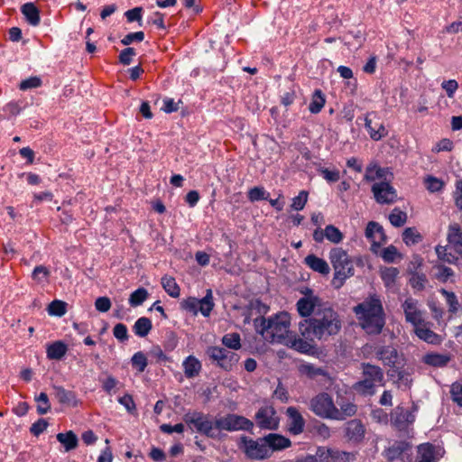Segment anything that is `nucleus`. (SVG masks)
Here are the masks:
<instances>
[{
	"instance_id": "nucleus-1",
	"label": "nucleus",
	"mask_w": 462,
	"mask_h": 462,
	"mask_svg": "<svg viewBox=\"0 0 462 462\" xmlns=\"http://www.w3.org/2000/svg\"><path fill=\"white\" fill-rule=\"evenodd\" d=\"M342 320L337 310L328 303L319 306L311 318L304 319L299 323L302 337L310 340L327 341L339 333Z\"/></svg>"
},
{
	"instance_id": "nucleus-2",
	"label": "nucleus",
	"mask_w": 462,
	"mask_h": 462,
	"mask_svg": "<svg viewBox=\"0 0 462 462\" xmlns=\"http://www.w3.org/2000/svg\"><path fill=\"white\" fill-rule=\"evenodd\" d=\"M361 328L369 335H378L385 325V313L380 297L370 295L353 309Z\"/></svg>"
},
{
	"instance_id": "nucleus-3",
	"label": "nucleus",
	"mask_w": 462,
	"mask_h": 462,
	"mask_svg": "<svg viewBox=\"0 0 462 462\" xmlns=\"http://www.w3.org/2000/svg\"><path fill=\"white\" fill-rule=\"evenodd\" d=\"M328 258L335 271L332 285L336 289L341 288L346 280L355 274V264L358 266L363 265V261L360 257L351 258L347 252L341 247L332 248L329 251Z\"/></svg>"
},
{
	"instance_id": "nucleus-4",
	"label": "nucleus",
	"mask_w": 462,
	"mask_h": 462,
	"mask_svg": "<svg viewBox=\"0 0 462 462\" xmlns=\"http://www.w3.org/2000/svg\"><path fill=\"white\" fill-rule=\"evenodd\" d=\"M446 245H438L435 252L439 261L458 266L462 260V227L457 223L449 224Z\"/></svg>"
},
{
	"instance_id": "nucleus-5",
	"label": "nucleus",
	"mask_w": 462,
	"mask_h": 462,
	"mask_svg": "<svg viewBox=\"0 0 462 462\" xmlns=\"http://www.w3.org/2000/svg\"><path fill=\"white\" fill-rule=\"evenodd\" d=\"M255 327L262 337L270 343L282 342L288 337L290 317L288 313L282 312L268 319L262 318L255 319Z\"/></svg>"
},
{
	"instance_id": "nucleus-6",
	"label": "nucleus",
	"mask_w": 462,
	"mask_h": 462,
	"mask_svg": "<svg viewBox=\"0 0 462 462\" xmlns=\"http://www.w3.org/2000/svg\"><path fill=\"white\" fill-rule=\"evenodd\" d=\"M412 444L405 439H394L388 442L382 456L385 462H413Z\"/></svg>"
},
{
	"instance_id": "nucleus-7",
	"label": "nucleus",
	"mask_w": 462,
	"mask_h": 462,
	"mask_svg": "<svg viewBox=\"0 0 462 462\" xmlns=\"http://www.w3.org/2000/svg\"><path fill=\"white\" fill-rule=\"evenodd\" d=\"M383 382V372L377 366L371 364H363V379L356 383V390L364 394L372 395L377 385Z\"/></svg>"
},
{
	"instance_id": "nucleus-8",
	"label": "nucleus",
	"mask_w": 462,
	"mask_h": 462,
	"mask_svg": "<svg viewBox=\"0 0 462 462\" xmlns=\"http://www.w3.org/2000/svg\"><path fill=\"white\" fill-rule=\"evenodd\" d=\"M310 410L323 419L334 420L337 414V407L328 393H320L310 400Z\"/></svg>"
},
{
	"instance_id": "nucleus-9",
	"label": "nucleus",
	"mask_w": 462,
	"mask_h": 462,
	"mask_svg": "<svg viewBox=\"0 0 462 462\" xmlns=\"http://www.w3.org/2000/svg\"><path fill=\"white\" fill-rule=\"evenodd\" d=\"M185 421L195 428V430L208 438L216 439L217 429L216 420L213 421L208 414L195 411L185 415Z\"/></svg>"
},
{
	"instance_id": "nucleus-10",
	"label": "nucleus",
	"mask_w": 462,
	"mask_h": 462,
	"mask_svg": "<svg viewBox=\"0 0 462 462\" xmlns=\"http://www.w3.org/2000/svg\"><path fill=\"white\" fill-rule=\"evenodd\" d=\"M216 428L219 430L252 432L254 422L242 415L228 413L216 420Z\"/></svg>"
},
{
	"instance_id": "nucleus-11",
	"label": "nucleus",
	"mask_w": 462,
	"mask_h": 462,
	"mask_svg": "<svg viewBox=\"0 0 462 462\" xmlns=\"http://www.w3.org/2000/svg\"><path fill=\"white\" fill-rule=\"evenodd\" d=\"M267 444L263 438L253 439L248 437H242L240 448L245 456L254 460H263L270 457Z\"/></svg>"
},
{
	"instance_id": "nucleus-12",
	"label": "nucleus",
	"mask_w": 462,
	"mask_h": 462,
	"mask_svg": "<svg viewBox=\"0 0 462 462\" xmlns=\"http://www.w3.org/2000/svg\"><path fill=\"white\" fill-rule=\"evenodd\" d=\"M206 353L210 360L226 371H231L239 360L237 354L225 347L208 346Z\"/></svg>"
},
{
	"instance_id": "nucleus-13",
	"label": "nucleus",
	"mask_w": 462,
	"mask_h": 462,
	"mask_svg": "<svg viewBox=\"0 0 462 462\" xmlns=\"http://www.w3.org/2000/svg\"><path fill=\"white\" fill-rule=\"evenodd\" d=\"M445 450L439 445L425 442L416 447L413 462H439L444 456Z\"/></svg>"
},
{
	"instance_id": "nucleus-14",
	"label": "nucleus",
	"mask_w": 462,
	"mask_h": 462,
	"mask_svg": "<svg viewBox=\"0 0 462 462\" xmlns=\"http://www.w3.org/2000/svg\"><path fill=\"white\" fill-rule=\"evenodd\" d=\"M256 425L262 430H275L279 427V418L272 405L261 407L254 416Z\"/></svg>"
},
{
	"instance_id": "nucleus-15",
	"label": "nucleus",
	"mask_w": 462,
	"mask_h": 462,
	"mask_svg": "<svg viewBox=\"0 0 462 462\" xmlns=\"http://www.w3.org/2000/svg\"><path fill=\"white\" fill-rule=\"evenodd\" d=\"M417 411L418 408L414 404L411 410H407L400 405L397 406L391 414L392 424L400 430H405L414 422Z\"/></svg>"
},
{
	"instance_id": "nucleus-16",
	"label": "nucleus",
	"mask_w": 462,
	"mask_h": 462,
	"mask_svg": "<svg viewBox=\"0 0 462 462\" xmlns=\"http://www.w3.org/2000/svg\"><path fill=\"white\" fill-rule=\"evenodd\" d=\"M365 426L360 420L354 419L345 424L344 437L352 445L361 444L365 439Z\"/></svg>"
},
{
	"instance_id": "nucleus-17",
	"label": "nucleus",
	"mask_w": 462,
	"mask_h": 462,
	"mask_svg": "<svg viewBox=\"0 0 462 462\" xmlns=\"http://www.w3.org/2000/svg\"><path fill=\"white\" fill-rule=\"evenodd\" d=\"M365 235L371 243V251L374 254H377L381 246L386 243L383 227L377 222H368Z\"/></svg>"
},
{
	"instance_id": "nucleus-18",
	"label": "nucleus",
	"mask_w": 462,
	"mask_h": 462,
	"mask_svg": "<svg viewBox=\"0 0 462 462\" xmlns=\"http://www.w3.org/2000/svg\"><path fill=\"white\" fill-rule=\"evenodd\" d=\"M372 192L379 204H392L397 198L396 189L386 181L375 182L372 186Z\"/></svg>"
},
{
	"instance_id": "nucleus-19",
	"label": "nucleus",
	"mask_w": 462,
	"mask_h": 462,
	"mask_svg": "<svg viewBox=\"0 0 462 462\" xmlns=\"http://www.w3.org/2000/svg\"><path fill=\"white\" fill-rule=\"evenodd\" d=\"M285 414L287 416V431L294 436L301 434L304 431L306 421L298 408L290 406L286 409Z\"/></svg>"
},
{
	"instance_id": "nucleus-20",
	"label": "nucleus",
	"mask_w": 462,
	"mask_h": 462,
	"mask_svg": "<svg viewBox=\"0 0 462 462\" xmlns=\"http://www.w3.org/2000/svg\"><path fill=\"white\" fill-rule=\"evenodd\" d=\"M402 309L403 310L405 320L411 323L413 327L420 324L423 319V312L420 310L418 300L408 297L402 303Z\"/></svg>"
},
{
	"instance_id": "nucleus-21",
	"label": "nucleus",
	"mask_w": 462,
	"mask_h": 462,
	"mask_svg": "<svg viewBox=\"0 0 462 462\" xmlns=\"http://www.w3.org/2000/svg\"><path fill=\"white\" fill-rule=\"evenodd\" d=\"M317 456L319 462H352L356 459L354 453L336 448L319 449Z\"/></svg>"
},
{
	"instance_id": "nucleus-22",
	"label": "nucleus",
	"mask_w": 462,
	"mask_h": 462,
	"mask_svg": "<svg viewBox=\"0 0 462 462\" xmlns=\"http://www.w3.org/2000/svg\"><path fill=\"white\" fill-rule=\"evenodd\" d=\"M324 304L325 303L321 302L319 297L310 294L300 298L297 301L296 307L298 313L301 317L309 319L311 318L312 315H314L319 306Z\"/></svg>"
},
{
	"instance_id": "nucleus-23",
	"label": "nucleus",
	"mask_w": 462,
	"mask_h": 462,
	"mask_svg": "<svg viewBox=\"0 0 462 462\" xmlns=\"http://www.w3.org/2000/svg\"><path fill=\"white\" fill-rule=\"evenodd\" d=\"M415 335L422 341L430 345H440L443 338L430 328V323L423 320L420 324L413 327Z\"/></svg>"
},
{
	"instance_id": "nucleus-24",
	"label": "nucleus",
	"mask_w": 462,
	"mask_h": 462,
	"mask_svg": "<svg viewBox=\"0 0 462 462\" xmlns=\"http://www.w3.org/2000/svg\"><path fill=\"white\" fill-rule=\"evenodd\" d=\"M263 440L267 444L270 457L273 452L283 450L291 446L290 439L277 433H269L263 437Z\"/></svg>"
},
{
	"instance_id": "nucleus-25",
	"label": "nucleus",
	"mask_w": 462,
	"mask_h": 462,
	"mask_svg": "<svg viewBox=\"0 0 462 462\" xmlns=\"http://www.w3.org/2000/svg\"><path fill=\"white\" fill-rule=\"evenodd\" d=\"M313 342L314 340L306 339L305 337L290 336L287 338L286 344L300 353L310 354L313 353L315 349Z\"/></svg>"
},
{
	"instance_id": "nucleus-26",
	"label": "nucleus",
	"mask_w": 462,
	"mask_h": 462,
	"mask_svg": "<svg viewBox=\"0 0 462 462\" xmlns=\"http://www.w3.org/2000/svg\"><path fill=\"white\" fill-rule=\"evenodd\" d=\"M376 358L381 360L384 365L394 366L398 361V352L393 346H383L377 348Z\"/></svg>"
},
{
	"instance_id": "nucleus-27",
	"label": "nucleus",
	"mask_w": 462,
	"mask_h": 462,
	"mask_svg": "<svg viewBox=\"0 0 462 462\" xmlns=\"http://www.w3.org/2000/svg\"><path fill=\"white\" fill-rule=\"evenodd\" d=\"M451 357L448 354L429 352L422 356V363L432 367L441 368L448 365Z\"/></svg>"
},
{
	"instance_id": "nucleus-28",
	"label": "nucleus",
	"mask_w": 462,
	"mask_h": 462,
	"mask_svg": "<svg viewBox=\"0 0 462 462\" xmlns=\"http://www.w3.org/2000/svg\"><path fill=\"white\" fill-rule=\"evenodd\" d=\"M182 367L185 376L188 379H191L199 374L202 364L196 356L190 355L183 360Z\"/></svg>"
},
{
	"instance_id": "nucleus-29",
	"label": "nucleus",
	"mask_w": 462,
	"mask_h": 462,
	"mask_svg": "<svg viewBox=\"0 0 462 462\" xmlns=\"http://www.w3.org/2000/svg\"><path fill=\"white\" fill-rule=\"evenodd\" d=\"M304 263L312 271L317 272L320 274L327 275L330 272L328 263L322 258L316 256L315 254H309L305 257Z\"/></svg>"
},
{
	"instance_id": "nucleus-30",
	"label": "nucleus",
	"mask_w": 462,
	"mask_h": 462,
	"mask_svg": "<svg viewBox=\"0 0 462 462\" xmlns=\"http://www.w3.org/2000/svg\"><path fill=\"white\" fill-rule=\"evenodd\" d=\"M337 415L335 416V420H344L347 417L354 416L357 411V406L347 400L342 399L341 401H337Z\"/></svg>"
},
{
	"instance_id": "nucleus-31",
	"label": "nucleus",
	"mask_w": 462,
	"mask_h": 462,
	"mask_svg": "<svg viewBox=\"0 0 462 462\" xmlns=\"http://www.w3.org/2000/svg\"><path fill=\"white\" fill-rule=\"evenodd\" d=\"M55 396L59 402L63 405L77 407L79 404L76 393L61 386L55 387Z\"/></svg>"
},
{
	"instance_id": "nucleus-32",
	"label": "nucleus",
	"mask_w": 462,
	"mask_h": 462,
	"mask_svg": "<svg viewBox=\"0 0 462 462\" xmlns=\"http://www.w3.org/2000/svg\"><path fill=\"white\" fill-rule=\"evenodd\" d=\"M67 351V345L63 341L58 340L47 346L46 355L50 360H60Z\"/></svg>"
},
{
	"instance_id": "nucleus-33",
	"label": "nucleus",
	"mask_w": 462,
	"mask_h": 462,
	"mask_svg": "<svg viewBox=\"0 0 462 462\" xmlns=\"http://www.w3.org/2000/svg\"><path fill=\"white\" fill-rule=\"evenodd\" d=\"M21 12L31 25L37 26L40 24V11L33 3H26L23 5Z\"/></svg>"
},
{
	"instance_id": "nucleus-34",
	"label": "nucleus",
	"mask_w": 462,
	"mask_h": 462,
	"mask_svg": "<svg viewBox=\"0 0 462 462\" xmlns=\"http://www.w3.org/2000/svg\"><path fill=\"white\" fill-rule=\"evenodd\" d=\"M57 440L63 445L65 451H70L78 447L79 439L77 435L72 431L69 430L65 433H58Z\"/></svg>"
},
{
	"instance_id": "nucleus-35",
	"label": "nucleus",
	"mask_w": 462,
	"mask_h": 462,
	"mask_svg": "<svg viewBox=\"0 0 462 462\" xmlns=\"http://www.w3.org/2000/svg\"><path fill=\"white\" fill-rule=\"evenodd\" d=\"M152 328V321L150 319H148L146 317L139 318L135 321V323L133 327V330H134V334L140 337H146L150 333Z\"/></svg>"
},
{
	"instance_id": "nucleus-36",
	"label": "nucleus",
	"mask_w": 462,
	"mask_h": 462,
	"mask_svg": "<svg viewBox=\"0 0 462 462\" xmlns=\"http://www.w3.org/2000/svg\"><path fill=\"white\" fill-rule=\"evenodd\" d=\"M162 286L164 291L172 298H178L180 294V289L175 279L169 275L162 277Z\"/></svg>"
},
{
	"instance_id": "nucleus-37",
	"label": "nucleus",
	"mask_w": 462,
	"mask_h": 462,
	"mask_svg": "<svg viewBox=\"0 0 462 462\" xmlns=\"http://www.w3.org/2000/svg\"><path fill=\"white\" fill-rule=\"evenodd\" d=\"M325 103L326 99L323 92L320 89H316L310 103L309 110L312 114H318L322 110Z\"/></svg>"
},
{
	"instance_id": "nucleus-38",
	"label": "nucleus",
	"mask_w": 462,
	"mask_h": 462,
	"mask_svg": "<svg viewBox=\"0 0 462 462\" xmlns=\"http://www.w3.org/2000/svg\"><path fill=\"white\" fill-rule=\"evenodd\" d=\"M131 365L139 374L144 372L148 365L146 355L142 351L134 353L131 358Z\"/></svg>"
},
{
	"instance_id": "nucleus-39",
	"label": "nucleus",
	"mask_w": 462,
	"mask_h": 462,
	"mask_svg": "<svg viewBox=\"0 0 462 462\" xmlns=\"http://www.w3.org/2000/svg\"><path fill=\"white\" fill-rule=\"evenodd\" d=\"M386 169L382 168L376 164H370L365 170L364 179L367 181H374L375 180H381L385 177Z\"/></svg>"
},
{
	"instance_id": "nucleus-40",
	"label": "nucleus",
	"mask_w": 462,
	"mask_h": 462,
	"mask_svg": "<svg viewBox=\"0 0 462 462\" xmlns=\"http://www.w3.org/2000/svg\"><path fill=\"white\" fill-rule=\"evenodd\" d=\"M439 292L445 297L448 311L450 313L455 314L461 309V305L453 291H448L446 289H440Z\"/></svg>"
},
{
	"instance_id": "nucleus-41",
	"label": "nucleus",
	"mask_w": 462,
	"mask_h": 462,
	"mask_svg": "<svg viewBox=\"0 0 462 462\" xmlns=\"http://www.w3.org/2000/svg\"><path fill=\"white\" fill-rule=\"evenodd\" d=\"M214 308L212 291L208 290L205 297L199 300V310L204 317H208Z\"/></svg>"
},
{
	"instance_id": "nucleus-42",
	"label": "nucleus",
	"mask_w": 462,
	"mask_h": 462,
	"mask_svg": "<svg viewBox=\"0 0 462 462\" xmlns=\"http://www.w3.org/2000/svg\"><path fill=\"white\" fill-rule=\"evenodd\" d=\"M402 240L407 245H413L420 243L422 236L415 227H407L402 233Z\"/></svg>"
},
{
	"instance_id": "nucleus-43",
	"label": "nucleus",
	"mask_w": 462,
	"mask_h": 462,
	"mask_svg": "<svg viewBox=\"0 0 462 462\" xmlns=\"http://www.w3.org/2000/svg\"><path fill=\"white\" fill-rule=\"evenodd\" d=\"M47 311L51 316L62 317L67 312V303L60 300H54L48 305Z\"/></svg>"
},
{
	"instance_id": "nucleus-44",
	"label": "nucleus",
	"mask_w": 462,
	"mask_h": 462,
	"mask_svg": "<svg viewBox=\"0 0 462 462\" xmlns=\"http://www.w3.org/2000/svg\"><path fill=\"white\" fill-rule=\"evenodd\" d=\"M149 293L144 288H138L130 294L129 304L131 307L142 305L148 298Z\"/></svg>"
},
{
	"instance_id": "nucleus-45",
	"label": "nucleus",
	"mask_w": 462,
	"mask_h": 462,
	"mask_svg": "<svg viewBox=\"0 0 462 462\" xmlns=\"http://www.w3.org/2000/svg\"><path fill=\"white\" fill-rule=\"evenodd\" d=\"M398 274L399 270L396 267H385L381 271V278L386 287L394 284Z\"/></svg>"
},
{
	"instance_id": "nucleus-46",
	"label": "nucleus",
	"mask_w": 462,
	"mask_h": 462,
	"mask_svg": "<svg viewBox=\"0 0 462 462\" xmlns=\"http://www.w3.org/2000/svg\"><path fill=\"white\" fill-rule=\"evenodd\" d=\"M34 400L37 402L36 410L38 414L44 415L51 411V406L47 393H41L35 396Z\"/></svg>"
},
{
	"instance_id": "nucleus-47",
	"label": "nucleus",
	"mask_w": 462,
	"mask_h": 462,
	"mask_svg": "<svg viewBox=\"0 0 462 462\" xmlns=\"http://www.w3.org/2000/svg\"><path fill=\"white\" fill-rule=\"evenodd\" d=\"M424 185L428 191H430V193H435L441 191L444 188L445 183L443 180L437 177L428 175L424 179Z\"/></svg>"
},
{
	"instance_id": "nucleus-48",
	"label": "nucleus",
	"mask_w": 462,
	"mask_h": 462,
	"mask_svg": "<svg viewBox=\"0 0 462 462\" xmlns=\"http://www.w3.org/2000/svg\"><path fill=\"white\" fill-rule=\"evenodd\" d=\"M435 270L437 271L435 273V278L441 282H447L454 276V271L444 264H436L434 266Z\"/></svg>"
},
{
	"instance_id": "nucleus-49",
	"label": "nucleus",
	"mask_w": 462,
	"mask_h": 462,
	"mask_svg": "<svg viewBox=\"0 0 462 462\" xmlns=\"http://www.w3.org/2000/svg\"><path fill=\"white\" fill-rule=\"evenodd\" d=\"M222 344L230 349L238 350L241 347V337L238 333H227L222 337Z\"/></svg>"
},
{
	"instance_id": "nucleus-50",
	"label": "nucleus",
	"mask_w": 462,
	"mask_h": 462,
	"mask_svg": "<svg viewBox=\"0 0 462 462\" xmlns=\"http://www.w3.org/2000/svg\"><path fill=\"white\" fill-rule=\"evenodd\" d=\"M325 236L329 242L333 244H339L344 239L343 233L333 225H328L325 227Z\"/></svg>"
},
{
	"instance_id": "nucleus-51",
	"label": "nucleus",
	"mask_w": 462,
	"mask_h": 462,
	"mask_svg": "<svg viewBox=\"0 0 462 462\" xmlns=\"http://www.w3.org/2000/svg\"><path fill=\"white\" fill-rule=\"evenodd\" d=\"M389 220L393 226H402L407 221V214L400 208H394L389 215Z\"/></svg>"
},
{
	"instance_id": "nucleus-52",
	"label": "nucleus",
	"mask_w": 462,
	"mask_h": 462,
	"mask_svg": "<svg viewBox=\"0 0 462 462\" xmlns=\"http://www.w3.org/2000/svg\"><path fill=\"white\" fill-rule=\"evenodd\" d=\"M269 192L263 187H254L249 189L247 197L251 202L259 200H267L269 199Z\"/></svg>"
},
{
	"instance_id": "nucleus-53",
	"label": "nucleus",
	"mask_w": 462,
	"mask_h": 462,
	"mask_svg": "<svg viewBox=\"0 0 462 462\" xmlns=\"http://www.w3.org/2000/svg\"><path fill=\"white\" fill-rule=\"evenodd\" d=\"M300 371L301 374L307 375L308 377L313 379L319 375H325V371L311 364H303L300 367Z\"/></svg>"
},
{
	"instance_id": "nucleus-54",
	"label": "nucleus",
	"mask_w": 462,
	"mask_h": 462,
	"mask_svg": "<svg viewBox=\"0 0 462 462\" xmlns=\"http://www.w3.org/2000/svg\"><path fill=\"white\" fill-rule=\"evenodd\" d=\"M318 172L325 179L328 183L337 182L340 180V171L337 169L329 170L328 168L319 167Z\"/></svg>"
},
{
	"instance_id": "nucleus-55",
	"label": "nucleus",
	"mask_w": 462,
	"mask_h": 462,
	"mask_svg": "<svg viewBox=\"0 0 462 462\" xmlns=\"http://www.w3.org/2000/svg\"><path fill=\"white\" fill-rule=\"evenodd\" d=\"M309 193L306 190L300 191L299 195L292 199L291 208L293 210H302L308 202Z\"/></svg>"
},
{
	"instance_id": "nucleus-56",
	"label": "nucleus",
	"mask_w": 462,
	"mask_h": 462,
	"mask_svg": "<svg viewBox=\"0 0 462 462\" xmlns=\"http://www.w3.org/2000/svg\"><path fill=\"white\" fill-rule=\"evenodd\" d=\"M427 282L428 279L424 273H416L410 279L411 286L417 291L424 290Z\"/></svg>"
},
{
	"instance_id": "nucleus-57",
	"label": "nucleus",
	"mask_w": 462,
	"mask_h": 462,
	"mask_svg": "<svg viewBox=\"0 0 462 462\" xmlns=\"http://www.w3.org/2000/svg\"><path fill=\"white\" fill-rule=\"evenodd\" d=\"M450 394L452 401L462 408V380L452 383Z\"/></svg>"
},
{
	"instance_id": "nucleus-58",
	"label": "nucleus",
	"mask_w": 462,
	"mask_h": 462,
	"mask_svg": "<svg viewBox=\"0 0 462 462\" xmlns=\"http://www.w3.org/2000/svg\"><path fill=\"white\" fill-rule=\"evenodd\" d=\"M102 389L109 395L116 392V387L119 384V381L112 375L106 376L101 381Z\"/></svg>"
},
{
	"instance_id": "nucleus-59",
	"label": "nucleus",
	"mask_w": 462,
	"mask_h": 462,
	"mask_svg": "<svg viewBox=\"0 0 462 462\" xmlns=\"http://www.w3.org/2000/svg\"><path fill=\"white\" fill-rule=\"evenodd\" d=\"M42 79L39 77H30L23 81H21L19 85V88L23 91H25L27 89L31 88H37L42 86Z\"/></svg>"
},
{
	"instance_id": "nucleus-60",
	"label": "nucleus",
	"mask_w": 462,
	"mask_h": 462,
	"mask_svg": "<svg viewBox=\"0 0 462 462\" xmlns=\"http://www.w3.org/2000/svg\"><path fill=\"white\" fill-rule=\"evenodd\" d=\"M452 197L457 208L462 211V179L456 181Z\"/></svg>"
},
{
	"instance_id": "nucleus-61",
	"label": "nucleus",
	"mask_w": 462,
	"mask_h": 462,
	"mask_svg": "<svg viewBox=\"0 0 462 462\" xmlns=\"http://www.w3.org/2000/svg\"><path fill=\"white\" fill-rule=\"evenodd\" d=\"M398 250L393 245H389L383 249L381 253V257L385 263H393L398 256Z\"/></svg>"
},
{
	"instance_id": "nucleus-62",
	"label": "nucleus",
	"mask_w": 462,
	"mask_h": 462,
	"mask_svg": "<svg viewBox=\"0 0 462 462\" xmlns=\"http://www.w3.org/2000/svg\"><path fill=\"white\" fill-rule=\"evenodd\" d=\"M118 402L123 405L128 412L134 413L136 411V405L132 395L126 393L118 398Z\"/></svg>"
},
{
	"instance_id": "nucleus-63",
	"label": "nucleus",
	"mask_w": 462,
	"mask_h": 462,
	"mask_svg": "<svg viewBox=\"0 0 462 462\" xmlns=\"http://www.w3.org/2000/svg\"><path fill=\"white\" fill-rule=\"evenodd\" d=\"M114 337L121 342L128 339V330L125 324L118 323L113 328Z\"/></svg>"
},
{
	"instance_id": "nucleus-64",
	"label": "nucleus",
	"mask_w": 462,
	"mask_h": 462,
	"mask_svg": "<svg viewBox=\"0 0 462 462\" xmlns=\"http://www.w3.org/2000/svg\"><path fill=\"white\" fill-rule=\"evenodd\" d=\"M136 55L135 50L132 47L124 49L119 54V61L123 65H129L132 62L133 57Z\"/></svg>"
}]
</instances>
